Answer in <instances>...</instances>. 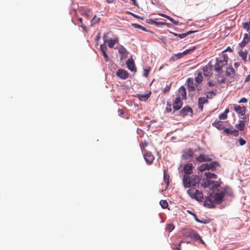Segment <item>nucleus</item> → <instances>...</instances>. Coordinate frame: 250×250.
I'll list each match as a JSON object with an SVG mask.
<instances>
[{
  "instance_id": "obj_64",
  "label": "nucleus",
  "mask_w": 250,
  "mask_h": 250,
  "mask_svg": "<svg viewBox=\"0 0 250 250\" xmlns=\"http://www.w3.org/2000/svg\"><path fill=\"white\" fill-rule=\"evenodd\" d=\"M135 5L138 6V3L136 2V0H131Z\"/></svg>"
},
{
  "instance_id": "obj_34",
  "label": "nucleus",
  "mask_w": 250,
  "mask_h": 250,
  "mask_svg": "<svg viewBox=\"0 0 250 250\" xmlns=\"http://www.w3.org/2000/svg\"><path fill=\"white\" fill-rule=\"evenodd\" d=\"M243 28L246 29L247 31H249L250 29V19L249 21L243 23Z\"/></svg>"
},
{
  "instance_id": "obj_10",
  "label": "nucleus",
  "mask_w": 250,
  "mask_h": 250,
  "mask_svg": "<svg viewBox=\"0 0 250 250\" xmlns=\"http://www.w3.org/2000/svg\"><path fill=\"white\" fill-rule=\"evenodd\" d=\"M128 69L131 71L133 72L135 71V67L134 65V61L132 58L128 59L126 62Z\"/></svg>"
},
{
  "instance_id": "obj_17",
  "label": "nucleus",
  "mask_w": 250,
  "mask_h": 250,
  "mask_svg": "<svg viewBox=\"0 0 250 250\" xmlns=\"http://www.w3.org/2000/svg\"><path fill=\"white\" fill-rule=\"evenodd\" d=\"M208 98L205 97H200L198 99V106L200 109L201 110L203 109V104H204L208 103V101L207 100Z\"/></svg>"
},
{
  "instance_id": "obj_51",
  "label": "nucleus",
  "mask_w": 250,
  "mask_h": 250,
  "mask_svg": "<svg viewBox=\"0 0 250 250\" xmlns=\"http://www.w3.org/2000/svg\"><path fill=\"white\" fill-rule=\"evenodd\" d=\"M103 40H104V43H106V42L108 40L107 39V33L104 34V35L103 36Z\"/></svg>"
},
{
  "instance_id": "obj_28",
  "label": "nucleus",
  "mask_w": 250,
  "mask_h": 250,
  "mask_svg": "<svg viewBox=\"0 0 250 250\" xmlns=\"http://www.w3.org/2000/svg\"><path fill=\"white\" fill-rule=\"evenodd\" d=\"M217 81L219 83H225L226 79L224 76L217 75L216 76Z\"/></svg>"
},
{
  "instance_id": "obj_9",
  "label": "nucleus",
  "mask_w": 250,
  "mask_h": 250,
  "mask_svg": "<svg viewBox=\"0 0 250 250\" xmlns=\"http://www.w3.org/2000/svg\"><path fill=\"white\" fill-rule=\"evenodd\" d=\"M196 160L199 162H209L211 161V158H210L208 156L202 154H200L198 157L196 158Z\"/></svg>"
},
{
  "instance_id": "obj_6",
  "label": "nucleus",
  "mask_w": 250,
  "mask_h": 250,
  "mask_svg": "<svg viewBox=\"0 0 250 250\" xmlns=\"http://www.w3.org/2000/svg\"><path fill=\"white\" fill-rule=\"evenodd\" d=\"M117 76L121 79L125 80L128 78L129 74L125 70L122 69H118L116 72Z\"/></svg>"
},
{
  "instance_id": "obj_53",
  "label": "nucleus",
  "mask_w": 250,
  "mask_h": 250,
  "mask_svg": "<svg viewBox=\"0 0 250 250\" xmlns=\"http://www.w3.org/2000/svg\"><path fill=\"white\" fill-rule=\"evenodd\" d=\"M149 71V70H147L146 69H144V73L143 74V76H144L145 77H147L148 75Z\"/></svg>"
},
{
  "instance_id": "obj_59",
  "label": "nucleus",
  "mask_w": 250,
  "mask_h": 250,
  "mask_svg": "<svg viewBox=\"0 0 250 250\" xmlns=\"http://www.w3.org/2000/svg\"><path fill=\"white\" fill-rule=\"evenodd\" d=\"M183 241H182L179 243L178 247H177L176 248V250H181V243H183Z\"/></svg>"
},
{
  "instance_id": "obj_43",
  "label": "nucleus",
  "mask_w": 250,
  "mask_h": 250,
  "mask_svg": "<svg viewBox=\"0 0 250 250\" xmlns=\"http://www.w3.org/2000/svg\"><path fill=\"white\" fill-rule=\"evenodd\" d=\"M194 49H195V47H194L192 49H187V50H185L184 51H183V52H182V54H183V55H187V54L191 52Z\"/></svg>"
},
{
  "instance_id": "obj_47",
  "label": "nucleus",
  "mask_w": 250,
  "mask_h": 250,
  "mask_svg": "<svg viewBox=\"0 0 250 250\" xmlns=\"http://www.w3.org/2000/svg\"><path fill=\"white\" fill-rule=\"evenodd\" d=\"M238 142L240 146H243L246 144V141L242 138H240L238 139Z\"/></svg>"
},
{
  "instance_id": "obj_63",
  "label": "nucleus",
  "mask_w": 250,
  "mask_h": 250,
  "mask_svg": "<svg viewBox=\"0 0 250 250\" xmlns=\"http://www.w3.org/2000/svg\"><path fill=\"white\" fill-rule=\"evenodd\" d=\"M166 18L169 21H172L173 19L168 16H167Z\"/></svg>"
},
{
  "instance_id": "obj_60",
  "label": "nucleus",
  "mask_w": 250,
  "mask_h": 250,
  "mask_svg": "<svg viewBox=\"0 0 250 250\" xmlns=\"http://www.w3.org/2000/svg\"><path fill=\"white\" fill-rule=\"evenodd\" d=\"M133 16L134 17H136L137 18H138V19H143V18H142L139 16H137L135 14H133Z\"/></svg>"
},
{
  "instance_id": "obj_40",
  "label": "nucleus",
  "mask_w": 250,
  "mask_h": 250,
  "mask_svg": "<svg viewBox=\"0 0 250 250\" xmlns=\"http://www.w3.org/2000/svg\"><path fill=\"white\" fill-rule=\"evenodd\" d=\"M191 232H192V230H189V231H186V232L183 233V235L185 237H186L191 238V236H192Z\"/></svg>"
},
{
  "instance_id": "obj_23",
  "label": "nucleus",
  "mask_w": 250,
  "mask_h": 250,
  "mask_svg": "<svg viewBox=\"0 0 250 250\" xmlns=\"http://www.w3.org/2000/svg\"><path fill=\"white\" fill-rule=\"evenodd\" d=\"M180 94L182 96V98L184 99H186L187 98V92H186V88L183 86H181L179 90Z\"/></svg>"
},
{
  "instance_id": "obj_50",
  "label": "nucleus",
  "mask_w": 250,
  "mask_h": 250,
  "mask_svg": "<svg viewBox=\"0 0 250 250\" xmlns=\"http://www.w3.org/2000/svg\"><path fill=\"white\" fill-rule=\"evenodd\" d=\"M136 28H139V29H140L142 30H144L145 31V27H144L143 26H142V25H139V24H134V26Z\"/></svg>"
},
{
  "instance_id": "obj_24",
  "label": "nucleus",
  "mask_w": 250,
  "mask_h": 250,
  "mask_svg": "<svg viewBox=\"0 0 250 250\" xmlns=\"http://www.w3.org/2000/svg\"><path fill=\"white\" fill-rule=\"evenodd\" d=\"M239 55L242 58V59L245 62L247 61V51L246 50H241L239 51Z\"/></svg>"
},
{
  "instance_id": "obj_54",
  "label": "nucleus",
  "mask_w": 250,
  "mask_h": 250,
  "mask_svg": "<svg viewBox=\"0 0 250 250\" xmlns=\"http://www.w3.org/2000/svg\"><path fill=\"white\" fill-rule=\"evenodd\" d=\"M196 31H188L186 33H185V34L186 35V37L191 34H192L193 33H195Z\"/></svg>"
},
{
  "instance_id": "obj_22",
  "label": "nucleus",
  "mask_w": 250,
  "mask_h": 250,
  "mask_svg": "<svg viewBox=\"0 0 250 250\" xmlns=\"http://www.w3.org/2000/svg\"><path fill=\"white\" fill-rule=\"evenodd\" d=\"M212 125L215 126L216 128L218 129H223L224 127L223 122L220 121H215L212 123Z\"/></svg>"
},
{
  "instance_id": "obj_48",
  "label": "nucleus",
  "mask_w": 250,
  "mask_h": 250,
  "mask_svg": "<svg viewBox=\"0 0 250 250\" xmlns=\"http://www.w3.org/2000/svg\"><path fill=\"white\" fill-rule=\"evenodd\" d=\"M227 115H226L224 113L221 114L219 116V118L220 120H224L227 118Z\"/></svg>"
},
{
  "instance_id": "obj_12",
  "label": "nucleus",
  "mask_w": 250,
  "mask_h": 250,
  "mask_svg": "<svg viewBox=\"0 0 250 250\" xmlns=\"http://www.w3.org/2000/svg\"><path fill=\"white\" fill-rule=\"evenodd\" d=\"M144 158L148 164H151L154 160L153 155L150 152L146 153L144 154Z\"/></svg>"
},
{
  "instance_id": "obj_8",
  "label": "nucleus",
  "mask_w": 250,
  "mask_h": 250,
  "mask_svg": "<svg viewBox=\"0 0 250 250\" xmlns=\"http://www.w3.org/2000/svg\"><path fill=\"white\" fill-rule=\"evenodd\" d=\"M182 102L180 97H177L173 104V109L175 110H178L182 107Z\"/></svg>"
},
{
  "instance_id": "obj_13",
  "label": "nucleus",
  "mask_w": 250,
  "mask_h": 250,
  "mask_svg": "<svg viewBox=\"0 0 250 250\" xmlns=\"http://www.w3.org/2000/svg\"><path fill=\"white\" fill-rule=\"evenodd\" d=\"M188 89L189 91H193L195 90V88L194 85L193 80L192 79H188L187 81Z\"/></svg>"
},
{
  "instance_id": "obj_29",
  "label": "nucleus",
  "mask_w": 250,
  "mask_h": 250,
  "mask_svg": "<svg viewBox=\"0 0 250 250\" xmlns=\"http://www.w3.org/2000/svg\"><path fill=\"white\" fill-rule=\"evenodd\" d=\"M191 234H192V236H191V238L194 239L196 240H198V239H200V235L198 233H197L195 231L192 230Z\"/></svg>"
},
{
  "instance_id": "obj_14",
  "label": "nucleus",
  "mask_w": 250,
  "mask_h": 250,
  "mask_svg": "<svg viewBox=\"0 0 250 250\" xmlns=\"http://www.w3.org/2000/svg\"><path fill=\"white\" fill-rule=\"evenodd\" d=\"M193 151L191 149H188L184 152L182 157L185 159H189L193 157Z\"/></svg>"
},
{
  "instance_id": "obj_42",
  "label": "nucleus",
  "mask_w": 250,
  "mask_h": 250,
  "mask_svg": "<svg viewBox=\"0 0 250 250\" xmlns=\"http://www.w3.org/2000/svg\"><path fill=\"white\" fill-rule=\"evenodd\" d=\"M233 130L234 129L232 128H225L224 129V131L226 133L228 134H232L233 131H234Z\"/></svg>"
},
{
  "instance_id": "obj_11",
  "label": "nucleus",
  "mask_w": 250,
  "mask_h": 250,
  "mask_svg": "<svg viewBox=\"0 0 250 250\" xmlns=\"http://www.w3.org/2000/svg\"><path fill=\"white\" fill-rule=\"evenodd\" d=\"M233 106L235 111H236L238 114L241 115H244L245 114V109L244 106L242 107L236 104H234Z\"/></svg>"
},
{
  "instance_id": "obj_62",
  "label": "nucleus",
  "mask_w": 250,
  "mask_h": 250,
  "mask_svg": "<svg viewBox=\"0 0 250 250\" xmlns=\"http://www.w3.org/2000/svg\"><path fill=\"white\" fill-rule=\"evenodd\" d=\"M250 75H248V76L246 77V79H245V81H250Z\"/></svg>"
},
{
  "instance_id": "obj_15",
  "label": "nucleus",
  "mask_w": 250,
  "mask_h": 250,
  "mask_svg": "<svg viewBox=\"0 0 250 250\" xmlns=\"http://www.w3.org/2000/svg\"><path fill=\"white\" fill-rule=\"evenodd\" d=\"M192 111V109L190 107L188 106H185L180 111V115L184 117L187 115L188 112H191Z\"/></svg>"
},
{
  "instance_id": "obj_26",
  "label": "nucleus",
  "mask_w": 250,
  "mask_h": 250,
  "mask_svg": "<svg viewBox=\"0 0 250 250\" xmlns=\"http://www.w3.org/2000/svg\"><path fill=\"white\" fill-rule=\"evenodd\" d=\"M195 81L197 83L199 84L202 83L203 81V77L201 72H199L197 73V76L195 78Z\"/></svg>"
},
{
  "instance_id": "obj_61",
  "label": "nucleus",
  "mask_w": 250,
  "mask_h": 250,
  "mask_svg": "<svg viewBox=\"0 0 250 250\" xmlns=\"http://www.w3.org/2000/svg\"><path fill=\"white\" fill-rule=\"evenodd\" d=\"M229 112V109L228 108L226 109L224 112H223L224 114H225L226 115H227V114Z\"/></svg>"
},
{
  "instance_id": "obj_41",
  "label": "nucleus",
  "mask_w": 250,
  "mask_h": 250,
  "mask_svg": "<svg viewBox=\"0 0 250 250\" xmlns=\"http://www.w3.org/2000/svg\"><path fill=\"white\" fill-rule=\"evenodd\" d=\"M167 229L169 232H171L174 229V226L172 224H168L167 227Z\"/></svg>"
},
{
  "instance_id": "obj_37",
  "label": "nucleus",
  "mask_w": 250,
  "mask_h": 250,
  "mask_svg": "<svg viewBox=\"0 0 250 250\" xmlns=\"http://www.w3.org/2000/svg\"><path fill=\"white\" fill-rule=\"evenodd\" d=\"M174 36L178 37L181 39H183L186 37V35L185 33L183 34H177L176 33H171Z\"/></svg>"
},
{
  "instance_id": "obj_21",
  "label": "nucleus",
  "mask_w": 250,
  "mask_h": 250,
  "mask_svg": "<svg viewBox=\"0 0 250 250\" xmlns=\"http://www.w3.org/2000/svg\"><path fill=\"white\" fill-rule=\"evenodd\" d=\"M100 50L102 52L103 55L104 56V58L105 62H107L108 61V57L106 53V47H104V45H100Z\"/></svg>"
},
{
  "instance_id": "obj_49",
  "label": "nucleus",
  "mask_w": 250,
  "mask_h": 250,
  "mask_svg": "<svg viewBox=\"0 0 250 250\" xmlns=\"http://www.w3.org/2000/svg\"><path fill=\"white\" fill-rule=\"evenodd\" d=\"M207 83H208V86H209V87L214 86L216 84V83L215 82H213L211 81H208Z\"/></svg>"
},
{
  "instance_id": "obj_39",
  "label": "nucleus",
  "mask_w": 250,
  "mask_h": 250,
  "mask_svg": "<svg viewBox=\"0 0 250 250\" xmlns=\"http://www.w3.org/2000/svg\"><path fill=\"white\" fill-rule=\"evenodd\" d=\"M84 14L87 17H89L91 15V12L90 9H85L83 11Z\"/></svg>"
},
{
  "instance_id": "obj_33",
  "label": "nucleus",
  "mask_w": 250,
  "mask_h": 250,
  "mask_svg": "<svg viewBox=\"0 0 250 250\" xmlns=\"http://www.w3.org/2000/svg\"><path fill=\"white\" fill-rule=\"evenodd\" d=\"M160 204L163 208H166L168 207V203L166 200H161L160 202Z\"/></svg>"
},
{
  "instance_id": "obj_36",
  "label": "nucleus",
  "mask_w": 250,
  "mask_h": 250,
  "mask_svg": "<svg viewBox=\"0 0 250 250\" xmlns=\"http://www.w3.org/2000/svg\"><path fill=\"white\" fill-rule=\"evenodd\" d=\"M183 54H182V53H179L178 54H174L172 57V59H179L180 58H181L183 56Z\"/></svg>"
},
{
  "instance_id": "obj_19",
  "label": "nucleus",
  "mask_w": 250,
  "mask_h": 250,
  "mask_svg": "<svg viewBox=\"0 0 250 250\" xmlns=\"http://www.w3.org/2000/svg\"><path fill=\"white\" fill-rule=\"evenodd\" d=\"M211 68L209 66H205L203 68V74L206 76H210L211 75Z\"/></svg>"
},
{
  "instance_id": "obj_58",
  "label": "nucleus",
  "mask_w": 250,
  "mask_h": 250,
  "mask_svg": "<svg viewBox=\"0 0 250 250\" xmlns=\"http://www.w3.org/2000/svg\"><path fill=\"white\" fill-rule=\"evenodd\" d=\"M234 131H233V134L234 135V136H237L238 134V131L235 129H234L233 130Z\"/></svg>"
},
{
  "instance_id": "obj_46",
  "label": "nucleus",
  "mask_w": 250,
  "mask_h": 250,
  "mask_svg": "<svg viewBox=\"0 0 250 250\" xmlns=\"http://www.w3.org/2000/svg\"><path fill=\"white\" fill-rule=\"evenodd\" d=\"M170 87H171V84L166 85V86L164 88V89L163 90V92L165 93H166L167 92H168L169 90Z\"/></svg>"
},
{
  "instance_id": "obj_44",
  "label": "nucleus",
  "mask_w": 250,
  "mask_h": 250,
  "mask_svg": "<svg viewBox=\"0 0 250 250\" xmlns=\"http://www.w3.org/2000/svg\"><path fill=\"white\" fill-rule=\"evenodd\" d=\"M148 23L154 24L155 25H164V24H166L165 23L161 22H157L156 21H154L152 20H150V21H149Z\"/></svg>"
},
{
  "instance_id": "obj_20",
  "label": "nucleus",
  "mask_w": 250,
  "mask_h": 250,
  "mask_svg": "<svg viewBox=\"0 0 250 250\" xmlns=\"http://www.w3.org/2000/svg\"><path fill=\"white\" fill-rule=\"evenodd\" d=\"M219 166V163L216 161H214L208 164V170L211 169V170L214 171Z\"/></svg>"
},
{
  "instance_id": "obj_30",
  "label": "nucleus",
  "mask_w": 250,
  "mask_h": 250,
  "mask_svg": "<svg viewBox=\"0 0 250 250\" xmlns=\"http://www.w3.org/2000/svg\"><path fill=\"white\" fill-rule=\"evenodd\" d=\"M206 177L208 179H216L217 176L214 174L212 173H210L209 172H206L205 173Z\"/></svg>"
},
{
  "instance_id": "obj_31",
  "label": "nucleus",
  "mask_w": 250,
  "mask_h": 250,
  "mask_svg": "<svg viewBox=\"0 0 250 250\" xmlns=\"http://www.w3.org/2000/svg\"><path fill=\"white\" fill-rule=\"evenodd\" d=\"M100 18L97 17V16H95L91 21V25L93 26L94 24H96L97 23H98L100 21Z\"/></svg>"
},
{
  "instance_id": "obj_3",
  "label": "nucleus",
  "mask_w": 250,
  "mask_h": 250,
  "mask_svg": "<svg viewBox=\"0 0 250 250\" xmlns=\"http://www.w3.org/2000/svg\"><path fill=\"white\" fill-rule=\"evenodd\" d=\"M228 60V57L224 55L223 58H220L217 59L216 62L215 64V70L217 72H220L222 67L227 65Z\"/></svg>"
},
{
  "instance_id": "obj_38",
  "label": "nucleus",
  "mask_w": 250,
  "mask_h": 250,
  "mask_svg": "<svg viewBox=\"0 0 250 250\" xmlns=\"http://www.w3.org/2000/svg\"><path fill=\"white\" fill-rule=\"evenodd\" d=\"M245 125V122L243 121H240V123L237 126V128L239 129L240 130H242L244 129Z\"/></svg>"
},
{
  "instance_id": "obj_32",
  "label": "nucleus",
  "mask_w": 250,
  "mask_h": 250,
  "mask_svg": "<svg viewBox=\"0 0 250 250\" xmlns=\"http://www.w3.org/2000/svg\"><path fill=\"white\" fill-rule=\"evenodd\" d=\"M206 169L208 170V164H202L198 167V170L200 171H203Z\"/></svg>"
},
{
  "instance_id": "obj_2",
  "label": "nucleus",
  "mask_w": 250,
  "mask_h": 250,
  "mask_svg": "<svg viewBox=\"0 0 250 250\" xmlns=\"http://www.w3.org/2000/svg\"><path fill=\"white\" fill-rule=\"evenodd\" d=\"M209 184L211 189L209 191V196L206 197L204 204L208 208H213L215 207L214 204H219L222 202L225 196V190L217 181L209 182Z\"/></svg>"
},
{
  "instance_id": "obj_45",
  "label": "nucleus",
  "mask_w": 250,
  "mask_h": 250,
  "mask_svg": "<svg viewBox=\"0 0 250 250\" xmlns=\"http://www.w3.org/2000/svg\"><path fill=\"white\" fill-rule=\"evenodd\" d=\"M164 180L165 181V183L166 184V188H167L168 185H169V180H168V177L167 178V176L166 175L165 173L164 174Z\"/></svg>"
},
{
  "instance_id": "obj_35",
  "label": "nucleus",
  "mask_w": 250,
  "mask_h": 250,
  "mask_svg": "<svg viewBox=\"0 0 250 250\" xmlns=\"http://www.w3.org/2000/svg\"><path fill=\"white\" fill-rule=\"evenodd\" d=\"M225 190V195L227 194L229 196H231L232 194V192L231 191V189L229 188L226 187L225 188H224Z\"/></svg>"
},
{
  "instance_id": "obj_5",
  "label": "nucleus",
  "mask_w": 250,
  "mask_h": 250,
  "mask_svg": "<svg viewBox=\"0 0 250 250\" xmlns=\"http://www.w3.org/2000/svg\"><path fill=\"white\" fill-rule=\"evenodd\" d=\"M117 48L118 49V52L120 55V59L121 60L127 57L128 52L124 46L120 45Z\"/></svg>"
},
{
  "instance_id": "obj_4",
  "label": "nucleus",
  "mask_w": 250,
  "mask_h": 250,
  "mask_svg": "<svg viewBox=\"0 0 250 250\" xmlns=\"http://www.w3.org/2000/svg\"><path fill=\"white\" fill-rule=\"evenodd\" d=\"M226 75L227 77H230V80L229 81L230 83L235 82L236 79L235 71L231 66L227 68Z\"/></svg>"
},
{
  "instance_id": "obj_25",
  "label": "nucleus",
  "mask_w": 250,
  "mask_h": 250,
  "mask_svg": "<svg viewBox=\"0 0 250 250\" xmlns=\"http://www.w3.org/2000/svg\"><path fill=\"white\" fill-rule=\"evenodd\" d=\"M216 92H217L216 89H214V90H211V91H207V93H206L207 98H208V99L212 98L213 97H214L216 94Z\"/></svg>"
},
{
  "instance_id": "obj_1",
  "label": "nucleus",
  "mask_w": 250,
  "mask_h": 250,
  "mask_svg": "<svg viewBox=\"0 0 250 250\" xmlns=\"http://www.w3.org/2000/svg\"><path fill=\"white\" fill-rule=\"evenodd\" d=\"M201 178L197 175H192L187 176L183 175L182 183L185 188H189L187 190V193L189 197L198 201H202L203 199L202 193L196 189L199 186Z\"/></svg>"
},
{
  "instance_id": "obj_52",
  "label": "nucleus",
  "mask_w": 250,
  "mask_h": 250,
  "mask_svg": "<svg viewBox=\"0 0 250 250\" xmlns=\"http://www.w3.org/2000/svg\"><path fill=\"white\" fill-rule=\"evenodd\" d=\"M199 223L203 224H208L209 223V220H200V222H199Z\"/></svg>"
},
{
  "instance_id": "obj_27",
  "label": "nucleus",
  "mask_w": 250,
  "mask_h": 250,
  "mask_svg": "<svg viewBox=\"0 0 250 250\" xmlns=\"http://www.w3.org/2000/svg\"><path fill=\"white\" fill-rule=\"evenodd\" d=\"M150 93L147 94H144L139 95V99L142 101H146L150 96Z\"/></svg>"
},
{
  "instance_id": "obj_55",
  "label": "nucleus",
  "mask_w": 250,
  "mask_h": 250,
  "mask_svg": "<svg viewBox=\"0 0 250 250\" xmlns=\"http://www.w3.org/2000/svg\"><path fill=\"white\" fill-rule=\"evenodd\" d=\"M247 102V100L246 98H242L240 101H239V103H246Z\"/></svg>"
},
{
  "instance_id": "obj_7",
  "label": "nucleus",
  "mask_w": 250,
  "mask_h": 250,
  "mask_svg": "<svg viewBox=\"0 0 250 250\" xmlns=\"http://www.w3.org/2000/svg\"><path fill=\"white\" fill-rule=\"evenodd\" d=\"M193 165L191 163H188L185 165L183 167L184 172V175L189 176L192 172Z\"/></svg>"
},
{
  "instance_id": "obj_16",
  "label": "nucleus",
  "mask_w": 250,
  "mask_h": 250,
  "mask_svg": "<svg viewBox=\"0 0 250 250\" xmlns=\"http://www.w3.org/2000/svg\"><path fill=\"white\" fill-rule=\"evenodd\" d=\"M119 39L118 38H115L114 39H109L106 43H108V46L109 48H112L114 47V46L115 44L118 42Z\"/></svg>"
},
{
  "instance_id": "obj_18",
  "label": "nucleus",
  "mask_w": 250,
  "mask_h": 250,
  "mask_svg": "<svg viewBox=\"0 0 250 250\" xmlns=\"http://www.w3.org/2000/svg\"><path fill=\"white\" fill-rule=\"evenodd\" d=\"M250 41V36L247 34H245L244 35V39L242 41V42L240 43V46L241 47H243L246 45L247 43H248Z\"/></svg>"
},
{
  "instance_id": "obj_57",
  "label": "nucleus",
  "mask_w": 250,
  "mask_h": 250,
  "mask_svg": "<svg viewBox=\"0 0 250 250\" xmlns=\"http://www.w3.org/2000/svg\"><path fill=\"white\" fill-rule=\"evenodd\" d=\"M170 21L175 25H178V23H179L178 21H176L174 20L173 19H172V21Z\"/></svg>"
},
{
  "instance_id": "obj_56",
  "label": "nucleus",
  "mask_w": 250,
  "mask_h": 250,
  "mask_svg": "<svg viewBox=\"0 0 250 250\" xmlns=\"http://www.w3.org/2000/svg\"><path fill=\"white\" fill-rule=\"evenodd\" d=\"M193 216H194V219L197 222H200V219H198L197 217V216L196 215V214H193Z\"/></svg>"
}]
</instances>
